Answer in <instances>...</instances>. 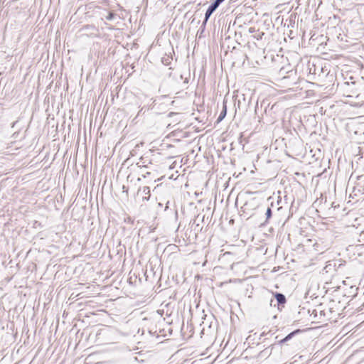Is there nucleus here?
<instances>
[{"label": "nucleus", "instance_id": "obj_1", "mask_svg": "<svg viewBox=\"0 0 364 364\" xmlns=\"http://www.w3.org/2000/svg\"><path fill=\"white\" fill-rule=\"evenodd\" d=\"M274 296L278 304H284L287 301L286 297L283 294L276 293Z\"/></svg>", "mask_w": 364, "mask_h": 364}, {"label": "nucleus", "instance_id": "obj_2", "mask_svg": "<svg viewBox=\"0 0 364 364\" xmlns=\"http://www.w3.org/2000/svg\"><path fill=\"white\" fill-rule=\"evenodd\" d=\"M299 330H296L290 333H289L285 338H284L282 340L280 341L281 343H285L289 341L290 339L292 338V337L296 335V333H299Z\"/></svg>", "mask_w": 364, "mask_h": 364}, {"label": "nucleus", "instance_id": "obj_3", "mask_svg": "<svg viewBox=\"0 0 364 364\" xmlns=\"http://www.w3.org/2000/svg\"><path fill=\"white\" fill-rule=\"evenodd\" d=\"M226 113H227V107H226V105L225 104V102H223V110L221 111L217 121L219 122L220 121H222L225 115H226Z\"/></svg>", "mask_w": 364, "mask_h": 364}, {"label": "nucleus", "instance_id": "obj_4", "mask_svg": "<svg viewBox=\"0 0 364 364\" xmlns=\"http://www.w3.org/2000/svg\"><path fill=\"white\" fill-rule=\"evenodd\" d=\"M266 217L267 220L272 217V210L270 208H268L266 211Z\"/></svg>", "mask_w": 364, "mask_h": 364}, {"label": "nucleus", "instance_id": "obj_5", "mask_svg": "<svg viewBox=\"0 0 364 364\" xmlns=\"http://www.w3.org/2000/svg\"><path fill=\"white\" fill-rule=\"evenodd\" d=\"M143 192L145 193V194H149V192H150V189H149V187L148 186H144L143 188Z\"/></svg>", "mask_w": 364, "mask_h": 364}, {"label": "nucleus", "instance_id": "obj_6", "mask_svg": "<svg viewBox=\"0 0 364 364\" xmlns=\"http://www.w3.org/2000/svg\"><path fill=\"white\" fill-rule=\"evenodd\" d=\"M113 17V15L112 14H109V16L107 17V19H112Z\"/></svg>", "mask_w": 364, "mask_h": 364}]
</instances>
